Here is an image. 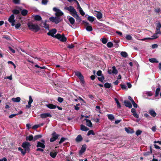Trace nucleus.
<instances>
[{"label":"nucleus","instance_id":"obj_54","mask_svg":"<svg viewBox=\"0 0 161 161\" xmlns=\"http://www.w3.org/2000/svg\"><path fill=\"white\" fill-rule=\"evenodd\" d=\"M64 100V99L63 98L61 97H58V101L60 103H62Z\"/></svg>","mask_w":161,"mask_h":161},{"label":"nucleus","instance_id":"obj_8","mask_svg":"<svg viewBox=\"0 0 161 161\" xmlns=\"http://www.w3.org/2000/svg\"><path fill=\"white\" fill-rule=\"evenodd\" d=\"M53 10L54 11L56 12L55 15L57 17L62 16L64 14L63 13L61 10L56 7L53 8Z\"/></svg>","mask_w":161,"mask_h":161},{"label":"nucleus","instance_id":"obj_40","mask_svg":"<svg viewBox=\"0 0 161 161\" xmlns=\"http://www.w3.org/2000/svg\"><path fill=\"white\" fill-rule=\"evenodd\" d=\"M95 18L93 16H89L87 17V19L90 22H93L95 20Z\"/></svg>","mask_w":161,"mask_h":161},{"label":"nucleus","instance_id":"obj_47","mask_svg":"<svg viewBox=\"0 0 161 161\" xmlns=\"http://www.w3.org/2000/svg\"><path fill=\"white\" fill-rule=\"evenodd\" d=\"M100 76V77H98V80L101 82H103L104 79V77L103 75Z\"/></svg>","mask_w":161,"mask_h":161},{"label":"nucleus","instance_id":"obj_58","mask_svg":"<svg viewBox=\"0 0 161 161\" xmlns=\"http://www.w3.org/2000/svg\"><path fill=\"white\" fill-rule=\"evenodd\" d=\"M21 26V24L20 23H19L18 24H16L15 27L16 29H18L19 28L20 26Z\"/></svg>","mask_w":161,"mask_h":161},{"label":"nucleus","instance_id":"obj_42","mask_svg":"<svg viewBox=\"0 0 161 161\" xmlns=\"http://www.w3.org/2000/svg\"><path fill=\"white\" fill-rule=\"evenodd\" d=\"M120 54L122 56H123L125 58L127 57L128 55L127 53L126 52H121V53Z\"/></svg>","mask_w":161,"mask_h":161},{"label":"nucleus","instance_id":"obj_32","mask_svg":"<svg viewBox=\"0 0 161 161\" xmlns=\"http://www.w3.org/2000/svg\"><path fill=\"white\" fill-rule=\"evenodd\" d=\"M42 137V135H38L35 136L33 137L34 138V141L35 142V141L37 140L39 138H41Z\"/></svg>","mask_w":161,"mask_h":161},{"label":"nucleus","instance_id":"obj_27","mask_svg":"<svg viewBox=\"0 0 161 161\" xmlns=\"http://www.w3.org/2000/svg\"><path fill=\"white\" fill-rule=\"evenodd\" d=\"M152 153V149L151 147H150V152H146L143 153V155L144 156L146 157L149 155L150 154H151Z\"/></svg>","mask_w":161,"mask_h":161},{"label":"nucleus","instance_id":"obj_17","mask_svg":"<svg viewBox=\"0 0 161 161\" xmlns=\"http://www.w3.org/2000/svg\"><path fill=\"white\" fill-rule=\"evenodd\" d=\"M46 22V21H42L41 23V25L45 29L48 30L49 29V25L48 24H47Z\"/></svg>","mask_w":161,"mask_h":161},{"label":"nucleus","instance_id":"obj_21","mask_svg":"<svg viewBox=\"0 0 161 161\" xmlns=\"http://www.w3.org/2000/svg\"><path fill=\"white\" fill-rule=\"evenodd\" d=\"M67 18L68 19L69 21L71 24L73 25L74 24L75 21L74 18L72 17L68 16H67Z\"/></svg>","mask_w":161,"mask_h":161},{"label":"nucleus","instance_id":"obj_25","mask_svg":"<svg viewBox=\"0 0 161 161\" xmlns=\"http://www.w3.org/2000/svg\"><path fill=\"white\" fill-rule=\"evenodd\" d=\"M85 120L86 121V125L87 126L90 127H92V124L91 120L87 119H85Z\"/></svg>","mask_w":161,"mask_h":161},{"label":"nucleus","instance_id":"obj_52","mask_svg":"<svg viewBox=\"0 0 161 161\" xmlns=\"http://www.w3.org/2000/svg\"><path fill=\"white\" fill-rule=\"evenodd\" d=\"M12 12L14 14H18L19 13V10L17 9H14L12 11Z\"/></svg>","mask_w":161,"mask_h":161},{"label":"nucleus","instance_id":"obj_64","mask_svg":"<svg viewBox=\"0 0 161 161\" xmlns=\"http://www.w3.org/2000/svg\"><path fill=\"white\" fill-rule=\"evenodd\" d=\"M127 85L128 88H130L132 86L131 84L129 82H127Z\"/></svg>","mask_w":161,"mask_h":161},{"label":"nucleus","instance_id":"obj_26","mask_svg":"<svg viewBox=\"0 0 161 161\" xmlns=\"http://www.w3.org/2000/svg\"><path fill=\"white\" fill-rule=\"evenodd\" d=\"M149 113L153 117H155L156 116V113L152 109L149 110Z\"/></svg>","mask_w":161,"mask_h":161},{"label":"nucleus","instance_id":"obj_37","mask_svg":"<svg viewBox=\"0 0 161 161\" xmlns=\"http://www.w3.org/2000/svg\"><path fill=\"white\" fill-rule=\"evenodd\" d=\"M34 19L35 20L39 21L42 19V17L40 16L39 15H35L34 16Z\"/></svg>","mask_w":161,"mask_h":161},{"label":"nucleus","instance_id":"obj_63","mask_svg":"<svg viewBox=\"0 0 161 161\" xmlns=\"http://www.w3.org/2000/svg\"><path fill=\"white\" fill-rule=\"evenodd\" d=\"M8 48H9V50L12 53H15V50L14 49H13L11 47H9Z\"/></svg>","mask_w":161,"mask_h":161},{"label":"nucleus","instance_id":"obj_6","mask_svg":"<svg viewBox=\"0 0 161 161\" xmlns=\"http://www.w3.org/2000/svg\"><path fill=\"white\" fill-rule=\"evenodd\" d=\"M49 19L51 21L56 24L58 23L61 21L60 18L58 17H52Z\"/></svg>","mask_w":161,"mask_h":161},{"label":"nucleus","instance_id":"obj_36","mask_svg":"<svg viewBox=\"0 0 161 161\" xmlns=\"http://www.w3.org/2000/svg\"><path fill=\"white\" fill-rule=\"evenodd\" d=\"M114 100L115 101V102L117 104V107L119 108H120L121 107V105L119 102L118 99L117 98H114Z\"/></svg>","mask_w":161,"mask_h":161},{"label":"nucleus","instance_id":"obj_16","mask_svg":"<svg viewBox=\"0 0 161 161\" xmlns=\"http://www.w3.org/2000/svg\"><path fill=\"white\" fill-rule=\"evenodd\" d=\"M124 103L125 106L129 108H131L132 107V105L129 101L125 100L124 101Z\"/></svg>","mask_w":161,"mask_h":161},{"label":"nucleus","instance_id":"obj_57","mask_svg":"<svg viewBox=\"0 0 161 161\" xmlns=\"http://www.w3.org/2000/svg\"><path fill=\"white\" fill-rule=\"evenodd\" d=\"M121 87L123 90H125V89H126V86L125 85H124V84L121 85Z\"/></svg>","mask_w":161,"mask_h":161},{"label":"nucleus","instance_id":"obj_55","mask_svg":"<svg viewBox=\"0 0 161 161\" xmlns=\"http://www.w3.org/2000/svg\"><path fill=\"white\" fill-rule=\"evenodd\" d=\"M48 2L47 0H42V3L43 5H46Z\"/></svg>","mask_w":161,"mask_h":161},{"label":"nucleus","instance_id":"obj_23","mask_svg":"<svg viewBox=\"0 0 161 161\" xmlns=\"http://www.w3.org/2000/svg\"><path fill=\"white\" fill-rule=\"evenodd\" d=\"M80 130H81L84 131H87L89 130V129L86 126L83 125L81 124L80 125Z\"/></svg>","mask_w":161,"mask_h":161},{"label":"nucleus","instance_id":"obj_1","mask_svg":"<svg viewBox=\"0 0 161 161\" xmlns=\"http://www.w3.org/2000/svg\"><path fill=\"white\" fill-rule=\"evenodd\" d=\"M64 9L69 11L70 14L74 17L75 18L76 21L78 22H80L81 21V18L79 17V15L75 8L72 6L69 7H65Z\"/></svg>","mask_w":161,"mask_h":161},{"label":"nucleus","instance_id":"obj_5","mask_svg":"<svg viewBox=\"0 0 161 161\" xmlns=\"http://www.w3.org/2000/svg\"><path fill=\"white\" fill-rule=\"evenodd\" d=\"M54 37H55L60 41L62 42H65L66 41V38L64 36V35H61L59 34H57V35L55 36Z\"/></svg>","mask_w":161,"mask_h":161},{"label":"nucleus","instance_id":"obj_31","mask_svg":"<svg viewBox=\"0 0 161 161\" xmlns=\"http://www.w3.org/2000/svg\"><path fill=\"white\" fill-rule=\"evenodd\" d=\"M18 149L19 151L21 152L23 155H25L27 151H26V150L25 149V150H23V149L20 147H19Z\"/></svg>","mask_w":161,"mask_h":161},{"label":"nucleus","instance_id":"obj_7","mask_svg":"<svg viewBox=\"0 0 161 161\" xmlns=\"http://www.w3.org/2000/svg\"><path fill=\"white\" fill-rule=\"evenodd\" d=\"M52 137L50 140L51 142L55 141L58 138L59 135L57 134L55 131H53L52 134Z\"/></svg>","mask_w":161,"mask_h":161},{"label":"nucleus","instance_id":"obj_46","mask_svg":"<svg viewBox=\"0 0 161 161\" xmlns=\"http://www.w3.org/2000/svg\"><path fill=\"white\" fill-rule=\"evenodd\" d=\"M33 101V99L31 97V96H29V101L28 102V104L30 105V104H31L32 103Z\"/></svg>","mask_w":161,"mask_h":161},{"label":"nucleus","instance_id":"obj_45","mask_svg":"<svg viewBox=\"0 0 161 161\" xmlns=\"http://www.w3.org/2000/svg\"><path fill=\"white\" fill-rule=\"evenodd\" d=\"M113 45V43L111 42H108L107 44V46L109 48L112 47Z\"/></svg>","mask_w":161,"mask_h":161},{"label":"nucleus","instance_id":"obj_15","mask_svg":"<svg viewBox=\"0 0 161 161\" xmlns=\"http://www.w3.org/2000/svg\"><path fill=\"white\" fill-rule=\"evenodd\" d=\"M57 31L55 29H53L49 31V32H48L47 34L48 35L51 36H52L54 37L55 36L54 35L56 33Z\"/></svg>","mask_w":161,"mask_h":161},{"label":"nucleus","instance_id":"obj_13","mask_svg":"<svg viewBox=\"0 0 161 161\" xmlns=\"http://www.w3.org/2000/svg\"><path fill=\"white\" fill-rule=\"evenodd\" d=\"M86 145L85 144L82 145V147L80 150L79 154L80 155L82 154L86 150Z\"/></svg>","mask_w":161,"mask_h":161},{"label":"nucleus","instance_id":"obj_44","mask_svg":"<svg viewBox=\"0 0 161 161\" xmlns=\"http://www.w3.org/2000/svg\"><path fill=\"white\" fill-rule=\"evenodd\" d=\"M67 139L66 138H64V137H62L60 141L58 142V144H61V143H62L63 142L65 141Z\"/></svg>","mask_w":161,"mask_h":161},{"label":"nucleus","instance_id":"obj_49","mask_svg":"<svg viewBox=\"0 0 161 161\" xmlns=\"http://www.w3.org/2000/svg\"><path fill=\"white\" fill-rule=\"evenodd\" d=\"M107 39L106 38H104L102 39V42L104 44L106 43L107 42Z\"/></svg>","mask_w":161,"mask_h":161},{"label":"nucleus","instance_id":"obj_22","mask_svg":"<svg viewBox=\"0 0 161 161\" xmlns=\"http://www.w3.org/2000/svg\"><path fill=\"white\" fill-rule=\"evenodd\" d=\"M26 140L29 141H34V138L32 135H30L29 136L26 137Z\"/></svg>","mask_w":161,"mask_h":161},{"label":"nucleus","instance_id":"obj_12","mask_svg":"<svg viewBox=\"0 0 161 161\" xmlns=\"http://www.w3.org/2000/svg\"><path fill=\"white\" fill-rule=\"evenodd\" d=\"M40 116L42 119H45L47 117L51 118L52 117V115L49 113H47L41 114Z\"/></svg>","mask_w":161,"mask_h":161},{"label":"nucleus","instance_id":"obj_29","mask_svg":"<svg viewBox=\"0 0 161 161\" xmlns=\"http://www.w3.org/2000/svg\"><path fill=\"white\" fill-rule=\"evenodd\" d=\"M20 97H18L16 98H13L12 100L14 102L18 103L20 101Z\"/></svg>","mask_w":161,"mask_h":161},{"label":"nucleus","instance_id":"obj_35","mask_svg":"<svg viewBox=\"0 0 161 161\" xmlns=\"http://www.w3.org/2000/svg\"><path fill=\"white\" fill-rule=\"evenodd\" d=\"M149 61L151 63H158V61L154 58H149Z\"/></svg>","mask_w":161,"mask_h":161},{"label":"nucleus","instance_id":"obj_28","mask_svg":"<svg viewBox=\"0 0 161 161\" xmlns=\"http://www.w3.org/2000/svg\"><path fill=\"white\" fill-rule=\"evenodd\" d=\"M96 16L98 19H100L102 17V14L100 12H96V14H95Z\"/></svg>","mask_w":161,"mask_h":161},{"label":"nucleus","instance_id":"obj_59","mask_svg":"<svg viewBox=\"0 0 161 161\" xmlns=\"http://www.w3.org/2000/svg\"><path fill=\"white\" fill-rule=\"evenodd\" d=\"M133 115L136 118H138L139 117V115L136 114V112L135 113H134L133 114Z\"/></svg>","mask_w":161,"mask_h":161},{"label":"nucleus","instance_id":"obj_4","mask_svg":"<svg viewBox=\"0 0 161 161\" xmlns=\"http://www.w3.org/2000/svg\"><path fill=\"white\" fill-rule=\"evenodd\" d=\"M75 75L77 76L80 79L81 83L82 85L85 84V81L84 80V77L81 73L79 71H75Z\"/></svg>","mask_w":161,"mask_h":161},{"label":"nucleus","instance_id":"obj_39","mask_svg":"<svg viewBox=\"0 0 161 161\" xmlns=\"http://www.w3.org/2000/svg\"><path fill=\"white\" fill-rule=\"evenodd\" d=\"M28 13V11L26 9H24L21 11V14L23 16H25Z\"/></svg>","mask_w":161,"mask_h":161},{"label":"nucleus","instance_id":"obj_60","mask_svg":"<svg viewBox=\"0 0 161 161\" xmlns=\"http://www.w3.org/2000/svg\"><path fill=\"white\" fill-rule=\"evenodd\" d=\"M67 47L70 49L72 48H73L74 47V46L72 44H69L68 45Z\"/></svg>","mask_w":161,"mask_h":161},{"label":"nucleus","instance_id":"obj_10","mask_svg":"<svg viewBox=\"0 0 161 161\" xmlns=\"http://www.w3.org/2000/svg\"><path fill=\"white\" fill-rule=\"evenodd\" d=\"M83 23L85 24L86 26V29L88 31H91L92 30V28L91 25H89V23L85 21H83Z\"/></svg>","mask_w":161,"mask_h":161},{"label":"nucleus","instance_id":"obj_62","mask_svg":"<svg viewBox=\"0 0 161 161\" xmlns=\"http://www.w3.org/2000/svg\"><path fill=\"white\" fill-rule=\"evenodd\" d=\"M13 1L14 3L16 4H18L19 3V0H13Z\"/></svg>","mask_w":161,"mask_h":161},{"label":"nucleus","instance_id":"obj_18","mask_svg":"<svg viewBox=\"0 0 161 161\" xmlns=\"http://www.w3.org/2000/svg\"><path fill=\"white\" fill-rule=\"evenodd\" d=\"M36 147H41L42 148H45V146L44 143L41 142H38Z\"/></svg>","mask_w":161,"mask_h":161},{"label":"nucleus","instance_id":"obj_34","mask_svg":"<svg viewBox=\"0 0 161 161\" xmlns=\"http://www.w3.org/2000/svg\"><path fill=\"white\" fill-rule=\"evenodd\" d=\"M112 69L113 70H112V72H113V74H114L115 75H116L118 73V70L116 69V67L115 66H113L112 67Z\"/></svg>","mask_w":161,"mask_h":161},{"label":"nucleus","instance_id":"obj_50","mask_svg":"<svg viewBox=\"0 0 161 161\" xmlns=\"http://www.w3.org/2000/svg\"><path fill=\"white\" fill-rule=\"evenodd\" d=\"M40 125H36L33 126L32 127V128L33 129L36 130L37 128L40 127Z\"/></svg>","mask_w":161,"mask_h":161},{"label":"nucleus","instance_id":"obj_20","mask_svg":"<svg viewBox=\"0 0 161 161\" xmlns=\"http://www.w3.org/2000/svg\"><path fill=\"white\" fill-rule=\"evenodd\" d=\"M83 140V138L81 135H78L75 139V141L77 142H81Z\"/></svg>","mask_w":161,"mask_h":161},{"label":"nucleus","instance_id":"obj_9","mask_svg":"<svg viewBox=\"0 0 161 161\" xmlns=\"http://www.w3.org/2000/svg\"><path fill=\"white\" fill-rule=\"evenodd\" d=\"M8 21L9 23L11 24V25L12 26H14L15 25V21L14 19V14H12L8 18Z\"/></svg>","mask_w":161,"mask_h":161},{"label":"nucleus","instance_id":"obj_61","mask_svg":"<svg viewBox=\"0 0 161 161\" xmlns=\"http://www.w3.org/2000/svg\"><path fill=\"white\" fill-rule=\"evenodd\" d=\"M17 115V114H11L9 116V118H10V119L12 118L13 117H14Z\"/></svg>","mask_w":161,"mask_h":161},{"label":"nucleus","instance_id":"obj_38","mask_svg":"<svg viewBox=\"0 0 161 161\" xmlns=\"http://www.w3.org/2000/svg\"><path fill=\"white\" fill-rule=\"evenodd\" d=\"M78 8H79V11L80 12V14L82 16H84L85 13L83 11V10L82 9V8L80 7V6H78Z\"/></svg>","mask_w":161,"mask_h":161},{"label":"nucleus","instance_id":"obj_41","mask_svg":"<svg viewBox=\"0 0 161 161\" xmlns=\"http://www.w3.org/2000/svg\"><path fill=\"white\" fill-rule=\"evenodd\" d=\"M90 135H95V133L93 130H90L87 133V136H89Z\"/></svg>","mask_w":161,"mask_h":161},{"label":"nucleus","instance_id":"obj_51","mask_svg":"<svg viewBox=\"0 0 161 161\" xmlns=\"http://www.w3.org/2000/svg\"><path fill=\"white\" fill-rule=\"evenodd\" d=\"M104 86L106 88H109L111 87V85L109 83H107L105 84Z\"/></svg>","mask_w":161,"mask_h":161},{"label":"nucleus","instance_id":"obj_24","mask_svg":"<svg viewBox=\"0 0 161 161\" xmlns=\"http://www.w3.org/2000/svg\"><path fill=\"white\" fill-rule=\"evenodd\" d=\"M46 106L50 109H53L56 108H57V105H55L52 104H49L46 105Z\"/></svg>","mask_w":161,"mask_h":161},{"label":"nucleus","instance_id":"obj_53","mask_svg":"<svg viewBox=\"0 0 161 161\" xmlns=\"http://www.w3.org/2000/svg\"><path fill=\"white\" fill-rule=\"evenodd\" d=\"M126 38L128 40H131L132 38V37L129 35H127L126 36Z\"/></svg>","mask_w":161,"mask_h":161},{"label":"nucleus","instance_id":"obj_3","mask_svg":"<svg viewBox=\"0 0 161 161\" xmlns=\"http://www.w3.org/2000/svg\"><path fill=\"white\" fill-rule=\"evenodd\" d=\"M31 145L30 143L28 142H25L22 143L21 146L22 147L26 150V151L29 152L30 150V147Z\"/></svg>","mask_w":161,"mask_h":161},{"label":"nucleus","instance_id":"obj_14","mask_svg":"<svg viewBox=\"0 0 161 161\" xmlns=\"http://www.w3.org/2000/svg\"><path fill=\"white\" fill-rule=\"evenodd\" d=\"M158 34H157V33L155 32V34H153V36H152L151 37H148L146 38H144L142 40V41H144L146 39H154L157 38L158 36Z\"/></svg>","mask_w":161,"mask_h":161},{"label":"nucleus","instance_id":"obj_30","mask_svg":"<svg viewBox=\"0 0 161 161\" xmlns=\"http://www.w3.org/2000/svg\"><path fill=\"white\" fill-rule=\"evenodd\" d=\"M57 153L58 152H50V155L52 158H54L56 157Z\"/></svg>","mask_w":161,"mask_h":161},{"label":"nucleus","instance_id":"obj_2","mask_svg":"<svg viewBox=\"0 0 161 161\" xmlns=\"http://www.w3.org/2000/svg\"><path fill=\"white\" fill-rule=\"evenodd\" d=\"M28 26L29 29L32 31H37L40 29L38 25L34 24L32 23H29L28 24Z\"/></svg>","mask_w":161,"mask_h":161},{"label":"nucleus","instance_id":"obj_19","mask_svg":"<svg viewBox=\"0 0 161 161\" xmlns=\"http://www.w3.org/2000/svg\"><path fill=\"white\" fill-rule=\"evenodd\" d=\"M125 131L128 133L132 134V133H134L135 132L134 130L131 129L129 128H127L126 127H125Z\"/></svg>","mask_w":161,"mask_h":161},{"label":"nucleus","instance_id":"obj_11","mask_svg":"<svg viewBox=\"0 0 161 161\" xmlns=\"http://www.w3.org/2000/svg\"><path fill=\"white\" fill-rule=\"evenodd\" d=\"M161 28V24L160 22L158 23L156 25V31L155 32L157 33V34L161 35V31H160V28Z\"/></svg>","mask_w":161,"mask_h":161},{"label":"nucleus","instance_id":"obj_43","mask_svg":"<svg viewBox=\"0 0 161 161\" xmlns=\"http://www.w3.org/2000/svg\"><path fill=\"white\" fill-rule=\"evenodd\" d=\"M131 102L133 105V106L134 107L137 108V105L136 103L133 99H132L131 100Z\"/></svg>","mask_w":161,"mask_h":161},{"label":"nucleus","instance_id":"obj_33","mask_svg":"<svg viewBox=\"0 0 161 161\" xmlns=\"http://www.w3.org/2000/svg\"><path fill=\"white\" fill-rule=\"evenodd\" d=\"M107 116L108 119L111 120H113L114 119V117L113 114H108Z\"/></svg>","mask_w":161,"mask_h":161},{"label":"nucleus","instance_id":"obj_48","mask_svg":"<svg viewBox=\"0 0 161 161\" xmlns=\"http://www.w3.org/2000/svg\"><path fill=\"white\" fill-rule=\"evenodd\" d=\"M142 131L139 130H138L136 131V134L137 136H138L139 135H140L142 133Z\"/></svg>","mask_w":161,"mask_h":161},{"label":"nucleus","instance_id":"obj_56","mask_svg":"<svg viewBox=\"0 0 161 161\" xmlns=\"http://www.w3.org/2000/svg\"><path fill=\"white\" fill-rule=\"evenodd\" d=\"M102 72L101 70H98L97 73V76H100L102 75Z\"/></svg>","mask_w":161,"mask_h":161}]
</instances>
